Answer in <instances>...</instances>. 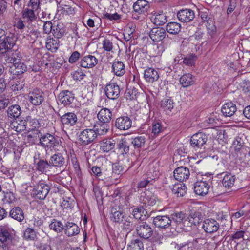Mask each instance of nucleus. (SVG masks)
I'll list each match as a JSON object with an SVG mask.
<instances>
[{
  "instance_id": "aec40b11",
  "label": "nucleus",
  "mask_w": 250,
  "mask_h": 250,
  "mask_svg": "<svg viewBox=\"0 0 250 250\" xmlns=\"http://www.w3.org/2000/svg\"><path fill=\"white\" fill-rule=\"evenodd\" d=\"M29 117L27 118L26 120H14L11 122L10 124V127L11 129L15 130L17 132H20L21 131L26 130L28 123H29Z\"/></svg>"
},
{
  "instance_id": "4c0bfd02",
  "label": "nucleus",
  "mask_w": 250,
  "mask_h": 250,
  "mask_svg": "<svg viewBox=\"0 0 250 250\" xmlns=\"http://www.w3.org/2000/svg\"><path fill=\"white\" fill-rule=\"evenodd\" d=\"M65 31V29L62 23L56 24L55 21L54 22L52 34L56 38H61L64 35Z\"/></svg>"
},
{
  "instance_id": "c85d7f7f",
  "label": "nucleus",
  "mask_w": 250,
  "mask_h": 250,
  "mask_svg": "<svg viewBox=\"0 0 250 250\" xmlns=\"http://www.w3.org/2000/svg\"><path fill=\"white\" fill-rule=\"evenodd\" d=\"M172 192L177 197H183L187 192V188L183 183H178L172 186Z\"/></svg>"
},
{
  "instance_id": "ddd939ff",
  "label": "nucleus",
  "mask_w": 250,
  "mask_h": 250,
  "mask_svg": "<svg viewBox=\"0 0 250 250\" xmlns=\"http://www.w3.org/2000/svg\"><path fill=\"white\" fill-rule=\"evenodd\" d=\"M177 16L180 21L183 22H189L195 18V13L190 9H185L179 10Z\"/></svg>"
},
{
  "instance_id": "412c9836",
  "label": "nucleus",
  "mask_w": 250,
  "mask_h": 250,
  "mask_svg": "<svg viewBox=\"0 0 250 250\" xmlns=\"http://www.w3.org/2000/svg\"><path fill=\"white\" fill-rule=\"evenodd\" d=\"M81 66L85 68H92L98 63V59L94 56L87 55L81 60Z\"/></svg>"
},
{
  "instance_id": "6ab92c4d",
  "label": "nucleus",
  "mask_w": 250,
  "mask_h": 250,
  "mask_svg": "<svg viewBox=\"0 0 250 250\" xmlns=\"http://www.w3.org/2000/svg\"><path fill=\"white\" fill-rule=\"evenodd\" d=\"M189 175V169L185 167H179L174 171V178L179 181H182L188 179Z\"/></svg>"
},
{
  "instance_id": "7ed1b4c3",
  "label": "nucleus",
  "mask_w": 250,
  "mask_h": 250,
  "mask_svg": "<svg viewBox=\"0 0 250 250\" xmlns=\"http://www.w3.org/2000/svg\"><path fill=\"white\" fill-rule=\"evenodd\" d=\"M138 235L144 239H149L153 234V229L151 226L146 222L139 223L136 227Z\"/></svg>"
},
{
  "instance_id": "4d7b16f0",
  "label": "nucleus",
  "mask_w": 250,
  "mask_h": 250,
  "mask_svg": "<svg viewBox=\"0 0 250 250\" xmlns=\"http://www.w3.org/2000/svg\"><path fill=\"white\" fill-rule=\"evenodd\" d=\"M91 175L96 178L102 180V166H93L90 171Z\"/></svg>"
},
{
  "instance_id": "8fccbe9b",
  "label": "nucleus",
  "mask_w": 250,
  "mask_h": 250,
  "mask_svg": "<svg viewBox=\"0 0 250 250\" xmlns=\"http://www.w3.org/2000/svg\"><path fill=\"white\" fill-rule=\"evenodd\" d=\"M174 103L170 98H165L161 100L160 102V106L164 110H171L174 107Z\"/></svg>"
},
{
  "instance_id": "f3484780",
  "label": "nucleus",
  "mask_w": 250,
  "mask_h": 250,
  "mask_svg": "<svg viewBox=\"0 0 250 250\" xmlns=\"http://www.w3.org/2000/svg\"><path fill=\"white\" fill-rule=\"evenodd\" d=\"M132 125L131 119L127 116L120 117L116 119L115 126L120 130H126L130 128Z\"/></svg>"
},
{
  "instance_id": "cd10ccee",
  "label": "nucleus",
  "mask_w": 250,
  "mask_h": 250,
  "mask_svg": "<svg viewBox=\"0 0 250 250\" xmlns=\"http://www.w3.org/2000/svg\"><path fill=\"white\" fill-rule=\"evenodd\" d=\"M65 233L68 236H72L78 234L80 232V229L79 227L73 222H67L65 224Z\"/></svg>"
},
{
  "instance_id": "37998d69",
  "label": "nucleus",
  "mask_w": 250,
  "mask_h": 250,
  "mask_svg": "<svg viewBox=\"0 0 250 250\" xmlns=\"http://www.w3.org/2000/svg\"><path fill=\"white\" fill-rule=\"evenodd\" d=\"M181 29V24L176 22H169L166 26V30L171 34H177Z\"/></svg>"
},
{
  "instance_id": "e2e57ef3",
  "label": "nucleus",
  "mask_w": 250,
  "mask_h": 250,
  "mask_svg": "<svg viewBox=\"0 0 250 250\" xmlns=\"http://www.w3.org/2000/svg\"><path fill=\"white\" fill-rule=\"evenodd\" d=\"M103 48L107 52L112 51L113 48V43L109 39H104L102 42Z\"/></svg>"
},
{
  "instance_id": "2f4dec72",
  "label": "nucleus",
  "mask_w": 250,
  "mask_h": 250,
  "mask_svg": "<svg viewBox=\"0 0 250 250\" xmlns=\"http://www.w3.org/2000/svg\"><path fill=\"white\" fill-rule=\"evenodd\" d=\"M116 149L118 153L121 155L126 154L129 152V146L125 139L123 138L118 141Z\"/></svg>"
},
{
  "instance_id": "a211bd4d",
  "label": "nucleus",
  "mask_w": 250,
  "mask_h": 250,
  "mask_svg": "<svg viewBox=\"0 0 250 250\" xmlns=\"http://www.w3.org/2000/svg\"><path fill=\"white\" fill-rule=\"evenodd\" d=\"M49 161L51 166L62 167L65 165V159L62 154L57 152L50 157Z\"/></svg>"
},
{
  "instance_id": "1a4fd4ad",
  "label": "nucleus",
  "mask_w": 250,
  "mask_h": 250,
  "mask_svg": "<svg viewBox=\"0 0 250 250\" xmlns=\"http://www.w3.org/2000/svg\"><path fill=\"white\" fill-rule=\"evenodd\" d=\"M220 228L219 223L213 219H205L202 224V228L208 233H213L216 232Z\"/></svg>"
},
{
  "instance_id": "4be33fe9",
  "label": "nucleus",
  "mask_w": 250,
  "mask_h": 250,
  "mask_svg": "<svg viewBox=\"0 0 250 250\" xmlns=\"http://www.w3.org/2000/svg\"><path fill=\"white\" fill-rule=\"evenodd\" d=\"M236 105L232 102H228L224 104L221 108V112L225 117H231L236 111Z\"/></svg>"
},
{
  "instance_id": "39448f33",
  "label": "nucleus",
  "mask_w": 250,
  "mask_h": 250,
  "mask_svg": "<svg viewBox=\"0 0 250 250\" xmlns=\"http://www.w3.org/2000/svg\"><path fill=\"white\" fill-rule=\"evenodd\" d=\"M97 137V134L94 130L85 129L80 132L79 139L80 143L85 146L92 143Z\"/></svg>"
},
{
  "instance_id": "7c9ffc66",
  "label": "nucleus",
  "mask_w": 250,
  "mask_h": 250,
  "mask_svg": "<svg viewBox=\"0 0 250 250\" xmlns=\"http://www.w3.org/2000/svg\"><path fill=\"white\" fill-rule=\"evenodd\" d=\"M171 219L172 220L171 226L173 227H181L185 219V214L182 212L176 213L171 215Z\"/></svg>"
},
{
  "instance_id": "49530a36",
  "label": "nucleus",
  "mask_w": 250,
  "mask_h": 250,
  "mask_svg": "<svg viewBox=\"0 0 250 250\" xmlns=\"http://www.w3.org/2000/svg\"><path fill=\"white\" fill-rule=\"evenodd\" d=\"M109 129V125L108 123L101 122L96 126V133L98 135H104L106 134Z\"/></svg>"
},
{
  "instance_id": "20e7f679",
  "label": "nucleus",
  "mask_w": 250,
  "mask_h": 250,
  "mask_svg": "<svg viewBox=\"0 0 250 250\" xmlns=\"http://www.w3.org/2000/svg\"><path fill=\"white\" fill-rule=\"evenodd\" d=\"M208 140L206 134L202 132H198L194 134L190 141V146L196 151L203 147Z\"/></svg>"
},
{
  "instance_id": "9b49d317",
  "label": "nucleus",
  "mask_w": 250,
  "mask_h": 250,
  "mask_svg": "<svg viewBox=\"0 0 250 250\" xmlns=\"http://www.w3.org/2000/svg\"><path fill=\"white\" fill-rule=\"evenodd\" d=\"M28 97L29 101L36 106L41 104L44 101L43 93L39 89H34L29 93Z\"/></svg>"
},
{
  "instance_id": "e433bc0d",
  "label": "nucleus",
  "mask_w": 250,
  "mask_h": 250,
  "mask_svg": "<svg viewBox=\"0 0 250 250\" xmlns=\"http://www.w3.org/2000/svg\"><path fill=\"white\" fill-rule=\"evenodd\" d=\"M180 82L183 87H188L194 83L195 80L192 75L188 73L181 77Z\"/></svg>"
},
{
  "instance_id": "79ce46f5",
  "label": "nucleus",
  "mask_w": 250,
  "mask_h": 250,
  "mask_svg": "<svg viewBox=\"0 0 250 250\" xmlns=\"http://www.w3.org/2000/svg\"><path fill=\"white\" fill-rule=\"evenodd\" d=\"M113 179V173L110 164L102 165V180Z\"/></svg>"
},
{
  "instance_id": "0eeeda50",
  "label": "nucleus",
  "mask_w": 250,
  "mask_h": 250,
  "mask_svg": "<svg viewBox=\"0 0 250 250\" xmlns=\"http://www.w3.org/2000/svg\"><path fill=\"white\" fill-rule=\"evenodd\" d=\"M104 91L106 96L112 100L117 99L120 96L121 93L119 86L114 83H110L106 84Z\"/></svg>"
},
{
  "instance_id": "680f3d73",
  "label": "nucleus",
  "mask_w": 250,
  "mask_h": 250,
  "mask_svg": "<svg viewBox=\"0 0 250 250\" xmlns=\"http://www.w3.org/2000/svg\"><path fill=\"white\" fill-rule=\"evenodd\" d=\"M244 144V141L241 137H236L233 141V145L236 146L235 151L237 152H240L242 147L243 146Z\"/></svg>"
},
{
  "instance_id": "de8ad7c7",
  "label": "nucleus",
  "mask_w": 250,
  "mask_h": 250,
  "mask_svg": "<svg viewBox=\"0 0 250 250\" xmlns=\"http://www.w3.org/2000/svg\"><path fill=\"white\" fill-rule=\"evenodd\" d=\"M59 39H49L46 43V47L48 50L52 52H55L59 47L60 42Z\"/></svg>"
},
{
  "instance_id": "5fc2aeb1",
  "label": "nucleus",
  "mask_w": 250,
  "mask_h": 250,
  "mask_svg": "<svg viewBox=\"0 0 250 250\" xmlns=\"http://www.w3.org/2000/svg\"><path fill=\"white\" fill-rule=\"evenodd\" d=\"M121 223L123 224L124 228L130 230L134 226V218L130 216L125 214Z\"/></svg>"
},
{
  "instance_id": "a878e982",
  "label": "nucleus",
  "mask_w": 250,
  "mask_h": 250,
  "mask_svg": "<svg viewBox=\"0 0 250 250\" xmlns=\"http://www.w3.org/2000/svg\"><path fill=\"white\" fill-rule=\"evenodd\" d=\"M10 216L18 222H22L25 218L23 210L19 207L13 208L10 211Z\"/></svg>"
},
{
  "instance_id": "13d9d810",
  "label": "nucleus",
  "mask_w": 250,
  "mask_h": 250,
  "mask_svg": "<svg viewBox=\"0 0 250 250\" xmlns=\"http://www.w3.org/2000/svg\"><path fill=\"white\" fill-rule=\"evenodd\" d=\"M35 12L36 11L31 9L26 8L23 11V18H26L27 20L32 21L36 18Z\"/></svg>"
},
{
  "instance_id": "bf43d9fd",
  "label": "nucleus",
  "mask_w": 250,
  "mask_h": 250,
  "mask_svg": "<svg viewBox=\"0 0 250 250\" xmlns=\"http://www.w3.org/2000/svg\"><path fill=\"white\" fill-rule=\"evenodd\" d=\"M24 86V83L22 79L16 80L11 86L13 91H18L22 89Z\"/></svg>"
},
{
  "instance_id": "603ef678",
  "label": "nucleus",
  "mask_w": 250,
  "mask_h": 250,
  "mask_svg": "<svg viewBox=\"0 0 250 250\" xmlns=\"http://www.w3.org/2000/svg\"><path fill=\"white\" fill-rule=\"evenodd\" d=\"M127 250H143V244L139 239L132 240L128 245Z\"/></svg>"
},
{
  "instance_id": "9d476101",
  "label": "nucleus",
  "mask_w": 250,
  "mask_h": 250,
  "mask_svg": "<svg viewBox=\"0 0 250 250\" xmlns=\"http://www.w3.org/2000/svg\"><path fill=\"white\" fill-rule=\"evenodd\" d=\"M153 223L158 228L166 229L171 225L172 220L167 215H158L153 218Z\"/></svg>"
},
{
  "instance_id": "09e8293b",
  "label": "nucleus",
  "mask_w": 250,
  "mask_h": 250,
  "mask_svg": "<svg viewBox=\"0 0 250 250\" xmlns=\"http://www.w3.org/2000/svg\"><path fill=\"white\" fill-rule=\"evenodd\" d=\"M38 232L34 229L31 227L27 228L24 232V237L28 240H35L38 239Z\"/></svg>"
},
{
  "instance_id": "5701e85b",
  "label": "nucleus",
  "mask_w": 250,
  "mask_h": 250,
  "mask_svg": "<svg viewBox=\"0 0 250 250\" xmlns=\"http://www.w3.org/2000/svg\"><path fill=\"white\" fill-rule=\"evenodd\" d=\"M144 78L149 83H153L158 80L159 76L158 72L152 68H148L144 71Z\"/></svg>"
},
{
  "instance_id": "6e6552de",
  "label": "nucleus",
  "mask_w": 250,
  "mask_h": 250,
  "mask_svg": "<svg viewBox=\"0 0 250 250\" xmlns=\"http://www.w3.org/2000/svg\"><path fill=\"white\" fill-rule=\"evenodd\" d=\"M50 190V187L43 182H40L33 190L34 197L39 199H44Z\"/></svg>"
},
{
  "instance_id": "dca6fc26",
  "label": "nucleus",
  "mask_w": 250,
  "mask_h": 250,
  "mask_svg": "<svg viewBox=\"0 0 250 250\" xmlns=\"http://www.w3.org/2000/svg\"><path fill=\"white\" fill-rule=\"evenodd\" d=\"M166 30L163 28L155 27L149 32V37L154 42H159L162 41L166 36Z\"/></svg>"
},
{
  "instance_id": "3c124183",
  "label": "nucleus",
  "mask_w": 250,
  "mask_h": 250,
  "mask_svg": "<svg viewBox=\"0 0 250 250\" xmlns=\"http://www.w3.org/2000/svg\"><path fill=\"white\" fill-rule=\"evenodd\" d=\"M49 228L57 232H61L64 229V226L61 221L53 219L49 224Z\"/></svg>"
},
{
  "instance_id": "c756f323",
  "label": "nucleus",
  "mask_w": 250,
  "mask_h": 250,
  "mask_svg": "<svg viewBox=\"0 0 250 250\" xmlns=\"http://www.w3.org/2000/svg\"><path fill=\"white\" fill-rule=\"evenodd\" d=\"M188 221L195 226L199 224L202 220V215L200 211L191 210L188 216Z\"/></svg>"
},
{
  "instance_id": "72a5a7b5",
  "label": "nucleus",
  "mask_w": 250,
  "mask_h": 250,
  "mask_svg": "<svg viewBox=\"0 0 250 250\" xmlns=\"http://www.w3.org/2000/svg\"><path fill=\"white\" fill-rule=\"evenodd\" d=\"M112 71L117 76H123L125 72L124 64L121 61H115L112 64Z\"/></svg>"
},
{
  "instance_id": "a18cd8bd",
  "label": "nucleus",
  "mask_w": 250,
  "mask_h": 250,
  "mask_svg": "<svg viewBox=\"0 0 250 250\" xmlns=\"http://www.w3.org/2000/svg\"><path fill=\"white\" fill-rule=\"evenodd\" d=\"M12 235L3 226H0V241L2 242H6L12 240Z\"/></svg>"
},
{
  "instance_id": "774afa93",
  "label": "nucleus",
  "mask_w": 250,
  "mask_h": 250,
  "mask_svg": "<svg viewBox=\"0 0 250 250\" xmlns=\"http://www.w3.org/2000/svg\"><path fill=\"white\" fill-rule=\"evenodd\" d=\"M53 28V24L50 21H47L44 23L43 31L46 34H49L52 32Z\"/></svg>"
},
{
  "instance_id": "69168bd1",
  "label": "nucleus",
  "mask_w": 250,
  "mask_h": 250,
  "mask_svg": "<svg viewBox=\"0 0 250 250\" xmlns=\"http://www.w3.org/2000/svg\"><path fill=\"white\" fill-rule=\"evenodd\" d=\"M151 241L154 243H157L159 244H161L162 240L163 239V235L159 233L158 232H155L154 234H153L152 236L151 237Z\"/></svg>"
},
{
  "instance_id": "0e129e2a",
  "label": "nucleus",
  "mask_w": 250,
  "mask_h": 250,
  "mask_svg": "<svg viewBox=\"0 0 250 250\" xmlns=\"http://www.w3.org/2000/svg\"><path fill=\"white\" fill-rule=\"evenodd\" d=\"M40 0H29L27 4L29 8L37 11L40 9Z\"/></svg>"
},
{
  "instance_id": "473e14b6",
  "label": "nucleus",
  "mask_w": 250,
  "mask_h": 250,
  "mask_svg": "<svg viewBox=\"0 0 250 250\" xmlns=\"http://www.w3.org/2000/svg\"><path fill=\"white\" fill-rule=\"evenodd\" d=\"M125 215V214L120 209L118 210L115 208L111 209L110 219L113 222L121 223Z\"/></svg>"
},
{
  "instance_id": "bb28decb",
  "label": "nucleus",
  "mask_w": 250,
  "mask_h": 250,
  "mask_svg": "<svg viewBox=\"0 0 250 250\" xmlns=\"http://www.w3.org/2000/svg\"><path fill=\"white\" fill-rule=\"evenodd\" d=\"M140 202L146 206H153L156 203V198L154 196H152L150 194L144 192L142 193L139 198Z\"/></svg>"
},
{
  "instance_id": "4468645a",
  "label": "nucleus",
  "mask_w": 250,
  "mask_h": 250,
  "mask_svg": "<svg viewBox=\"0 0 250 250\" xmlns=\"http://www.w3.org/2000/svg\"><path fill=\"white\" fill-rule=\"evenodd\" d=\"M74 95L69 90H63L58 95V100L64 106L70 105L74 100Z\"/></svg>"
},
{
  "instance_id": "2eb2a0df",
  "label": "nucleus",
  "mask_w": 250,
  "mask_h": 250,
  "mask_svg": "<svg viewBox=\"0 0 250 250\" xmlns=\"http://www.w3.org/2000/svg\"><path fill=\"white\" fill-rule=\"evenodd\" d=\"M210 185L205 181H197L194 184V190L195 193L200 196L206 195L209 189Z\"/></svg>"
},
{
  "instance_id": "393cba45",
  "label": "nucleus",
  "mask_w": 250,
  "mask_h": 250,
  "mask_svg": "<svg viewBox=\"0 0 250 250\" xmlns=\"http://www.w3.org/2000/svg\"><path fill=\"white\" fill-rule=\"evenodd\" d=\"M112 113L106 108L101 109L98 112L97 117L101 122L109 123L112 119Z\"/></svg>"
},
{
  "instance_id": "58836bf2",
  "label": "nucleus",
  "mask_w": 250,
  "mask_h": 250,
  "mask_svg": "<svg viewBox=\"0 0 250 250\" xmlns=\"http://www.w3.org/2000/svg\"><path fill=\"white\" fill-rule=\"evenodd\" d=\"M21 113V107L18 104L10 106L7 109V114L11 118H18Z\"/></svg>"
},
{
  "instance_id": "c9c22d12",
  "label": "nucleus",
  "mask_w": 250,
  "mask_h": 250,
  "mask_svg": "<svg viewBox=\"0 0 250 250\" xmlns=\"http://www.w3.org/2000/svg\"><path fill=\"white\" fill-rule=\"evenodd\" d=\"M235 176L230 173H226L222 180V183L224 188L229 189L231 188L234 184Z\"/></svg>"
},
{
  "instance_id": "c03bdc74",
  "label": "nucleus",
  "mask_w": 250,
  "mask_h": 250,
  "mask_svg": "<svg viewBox=\"0 0 250 250\" xmlns=\"http://www.w3.org/2000/svg\"><path fill=\"white\" fill-rule=\"evenodd\" d=\"M18 63H15L10 66L12 72L15 75H20L22 74L26 70L25 65L20 60Z\"/></svg>"
},
{
  "instance_id": "052dcab7",
  "label": "nucleus",
  "mask_w": 250,
  "mask_h": 250,
  "mask_svg": "<svg viewBox=\"0 0 250 250\" xmlns=\"http://www.w3.org/2000/svg\"><path fill=\"white\" fill-rule=\"evenodd\" d=\"M30 222L31 223V225H30L32 227L31 228L34 229L36 230L42 226L43 224L42 220L39 217L34 218L33 219L30 220Z\"/></svg>"
},
{
  "instance_id": "f257e3e1",
  "label": "nucleus",
  "mask_w": 250,
  "mask_h": 250,
  "mask_svg": "<svg viewBox=\"0 0 250 250\" xmlns=\"http://www.w3.org/2000/svg\"><path fill=\"white\" fill-rule=\"evenodd\" d=\"M16 39L13 35L8 37L5 42L0 43V54L2 59L6 62L12 64L21 60V55L18 50H14L12 48L15 44Z\"/></svg>"
},
{
  "instance_id": "ea45409f",
  "label": "nucleus",
  "mask_w": 250,
  "mask_h": 250,
  "mask_svg": "<svg viewBox=\"0 0 250 250\" xmlns=\"http://www.w3.org/2000/svg\"><path fill=\"white\" fill-rule=\"evenodd\" d=\"M51 167L49 161L43 159H40L36 164V169L42 173H45Z\"/></svg>"
},
{
  "instance_id": "f704fd0d",
  "label": "nucleus",
  "mask_w": 250,
  "mask_h": 250,
  "mask_svg": "<svg viewBox=\"0 0 250 250\" xmlns=\"http://www.w3.org/2000/svg\"><path fill=\"white\" fill-rule=\"evenodd\" d=\"M132 215L135 219L140 220H145L148 217L147 211L142 207L134 208Z\"/></svg>"
},
{
  "instance_id": "a19ab883",
  "label": "nucleus",
  "mask_w": 250,
  "mask_h": 250,
  "mask_svg": "<svg viewBox=\"0 0 250 250\" xmlns=\"http://www.w3.org/2000/svg\"><path fill=\"white\" fill-rule=\"evenodd\" d=\"M154 16L155 17L153 19V23L156 25H162L167 21V16L162 11L155 12Z\"/></svg>"
},
{
  "instance_id": "f8f14e48",
  "label": "nucleus",
  "mask_w": 250,
  "mask_h": 250,
  "mask_svg": "<svg viewBox=\"0 0 250 250\" xmlns=\"http://www.w3.org/2000/svg\"><path fill=\"white\" fill-rule=\"evenodd\" d=\"M149 8V3L146 0H137L133 5L134 11L139 14L146 15Z\"/></svg>"
},
{
  "instance_id": "b1692460",
  "label": "nucleus",
  "mask_w": 250,
  "mask_h": 250,
  "mask_svg": "<svg viewBox=\"0 0 250 250\" xmlns=\"http://www.w3.org/2000/svg\"><path fill=\"white\" fill-rule=\"evenodd\" d=\"M115 144V140L105 138L100 142V148L104 152H108L114 148Z\"/></svg>"
},
{
  "instance_id": "6e6d98bb",
  "label": "nucleus",
  "mask_w": 250,
  "mask_h": 250,
  "mask_svg": "<svg viewBox=\"0 0 250 250\" xmlns=\"http://www.w3.org/2000/svg\"><path fill=\"white\" fill-rule=\"evenodd\" d=\"M146 141L145 136H138L132 140V144L135 148H139L144 146Z\"/></svg>"
},
{
  "instance_id": "423d86ee",
  "label": "nucleus",
  "mask_w": 250,
  "mask_h": 250,
  "mask_svg": "<svg viewBox=\"0 0 250 250\" xmlns=\"http://www.w3.org/2000/svg\"><path fill=\"white\" fill-rule=\"evenodd\" d=\"M57 113L60 117L61 121L63 125L72 126L77 122V117L74 113L67 112L62 114L61 109H59Z\"/></svg>"
},
{
  "instance_id": "f03ea898",
  "label": "nucleus",
  "mask_w": 250,
  "mask_h": 250,
  "mask_svg": "<svg viewBox=\"0 0 250 250\" xmlns=\"http://www.w3.org/2000/svg\"><path fill=\"white\" fill-rule=\"evenodd\" d=\"M38 145L45 149L46 154H48V151H58L63 148L60 138L49 133L41 134Z\"/></svg>"
},
{
  "instance_id": "864d4df0",
  "label": "nucleus",
  "mask_w": 250,
  "mask_h": 250,
  "mask_svg": "<svg viewBox=\"0 0 250 250\" xmlns=\"http://www.w3.org/2000/svg\"><path fill=\"white\" fill-rule=\"evenodd\" d=\"M113 180L117 179L119 175L124 171V168L118 163L114 164L111 166Z\"/></svg>"
},
{
  "instance_id": "338daca9",
  "label": "nucleus",
  "mask_w": 250,
  "mask_h": 250,
  "mask_svg": "<svg viewBox=\"0 0 250 250\" xmlns=\"http://www.w3.org/2000/svg\"><path fill=\"white\" fill-rule=\"evenodd\" d=\"M85 76V74L81 70L75 71L72 74L73 79L79 81L83 79Z\"/></svg>"
}]
</instances>
